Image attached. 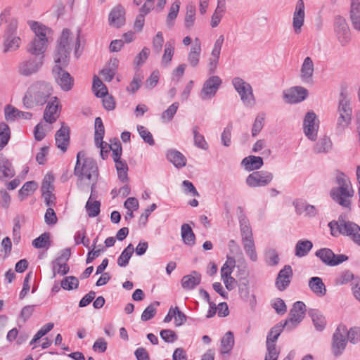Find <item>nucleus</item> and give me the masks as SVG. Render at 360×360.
<instances>
[{"label":"nucleus","mask_w":360,"mask_h":360,"mask_svg":"<svg viewBox=\"0 0 360 360\" xmlns=\"http://www.w3.org/2000/svg\"><path fill=\"white\" fill-rule=\"evenodd\" d=\"M274 178L271 172L261 170L253 172L246 178V184L252 188L263 187L270 184Z\"/></svg>","instance_id":"obj_14"},{"label":"nucleus","mask_w":360,"mask_h":360,"mask_svg":"<svg viewBox=\"0 0 360 360\" xmlns=\"http://www.w3.org/2000/svg\"><path fill=\"white\" fill-rule=\"evenodd\" d=\"M174 47L171 41H167L165 44L164 54L162 58V64L167 65L171 62L174 55Z\"/></svg>","instance_id":"obj_50"},{"label":"nucleus","mask_w":360,"mask_h":360,"mask_svg":"<svg viewBox=\"0 0 360 360\" xmlns=\"http://www.w3.org/2000/svg\"><path fill=\"white\" fill-rule=\"evenodd\" d=\"M350 18L352 22H360V1L351 0Z\"/></svg>","instance_id":"obj_47"},{"label":"nucleus","mask_w":360,"mask_h":360,"mask_svg":"<svg viewBox=\"0 0 360 360\" xmlns=\"http://www.w3.org/2000/svg\"><path fill=\"white\" fill-rule=\"evenodd\" d=\"M75 45V56L76 58H78L81 53L79 52V49L80 46V41L79 38L77 37L75 42L72 37H70V30L68 29H64L57 41L56 46L57 48H60L62 49H65V51L71 52L72 50V47Z\"/></svg>","instance_id":"obj_13"},{"label":"nucleus","mask_w":360,"mask_h":360,"mask_svg":"<svg viewBox=\"0 0 360 360\" xmlns=\"http://www.w3.org/2000/svg\"><path fill=\"white\" fill-rule=\"evenodd\" d=\"M308 95V91L300 86H293L284 93V98L287 103H297L304 101Z\"/></svg>","instance_id":"obj_19"},{"label":"nucleus","mask_w":360,"mask_h":360,"mask_svg":"<svg viewBox=\"0 0 360 360\" xmlns=\"http://www.w3.org/2000/svg\"><path fill=\"white\" fill-rule=\"evenodd\" d=\"M67 66L54 65L52 73L56 83L64 91H68L72 89L74 85L73 77L64 70Z\"/></svg>","instance_id":"obj_11"},{"label":"nucleus","mask_w":360,"mask_h":360,"mask_svg":"<svg viewBox=\"0 0 360 360\" xmlns=\"http://www.w3.org/2000/svg\"><path fill=\"white\" fill-rule=\"evenodd\" d=\"M53 101L48 103L44 112V119L49 123H53L58 117L59 101L57 97L53 98Z\"/></svg>","instance_id":"obj_23"},{"label":"nucleus","mask_w":360,"mask_h":360,"mask_svg":"<svg viewBox=\"0 0 360 360\" xmlns=\"http://www.w3.org/2000/svg\"><path fill=\"white\" fill-rule=\"evenodd\" d=\"M226 11V0H217V6L212 17L211 22H219Z\"/></svg>","instance_id":"obj_49"},{"label":"nucleus","mask_w":360,"mask_h":360,"mask_svg":"<svg viewBox=\"0 0 360 360\" xmlns=\"http://www.w3.org/2000/svg\"><path fill=\"white\" fill-rule=\"evenodd\" d=\"M233 125L231 122H229L227 127L224 129V131L221 134V139L224 146H229L231 144V131H232Z\"/></svg>","instance_id":"obj_60"},{"label":"nucleus","mask_w":360,"mask_h":360,"mask_svg":"<svg viewBox=\"0 0 360 360\" xmlns=\"http://www.w3.org/2000/svg\"><path fill=\"white\" fill-rule=\"evenodd\" d=\"M32 245L35 248L48 249L51 245L50 233L44 232L32 241Z\"/></svg>","instance_id":"obj_44"},{"label":"nucleus","mask_w":360,"mask_h":360,"mask_svg":"<svg viewBox=\"0 0 360 360\" xmlns=\"http://www.w3.org/2000/svg\"><path fill=\"white\" fill-rule=\"evenodd\" d=\"M305 308L306 306L303 302L297 301L293 304L288 319L283 322L288 330L295 328L302 321L305 316Z\"/></svg>","instance_id":"obj_10"},{"label":"nucleus","mask_w":360,"mask_h":360,"mask_svg":"<svg viewBox=\"0 0 360 360\" xmlns=\"http://www.w3.org/2000/svg\"><path fill=\"white\" fill-rule=\"evenodd\" d=\"M264 122V115H258L253 123L252 128V136H256L262 129Z\"/></svg>","instance_id":"obj_57"},{"label":"nucleus","mask_w":360,"mask_h":360,"mask_svg":"<svg viewBox=\"0 0 360 360\" xmlns=\"http://www.w3.org/2000/svg\"><path fill=\"white\" fill-rule=\"evenodd\" d=\"M160 335L161 338L166 342H174L178 338L175 332L170 329L162 330L160 333Z\"/></svg>","instance_id":"obj_61"},{"label":"nucleus","mask_w":360,"mask_h":360,"mask_svg":"<svg viewBox=\"0 0 360 360\" xmlns=\"http://www.w3.org/2000/svg\"><path fill=\"white\" fill-rule=\"evenodd\" d=\"M337 186L330 192L331 198L343 207H351V199L354 195V190L349 179L343 173L340 172L335 177Z\"/></svg>","instance_id":"obj_2"},{"label":"nucleus","mask_w":360,"mask_h":360,"mask_svg":"<svg viewBox=\"0 0 360 360\" xmlns=\"http://www.w3.org/2000/svg\"><path fill=\"white\" fill-rule=\"evenodd\" d=\"M240 223L242 240L253 238L251 227L247 224L245 219L240 220Z\"/></svg>","instance_id":"obj_64"},{"label":"nucleus","mask_w":360,"mask_h":360,"mask_svg":"<svg viewBox=\"0 0 360 360\" xmlns=\"http://www.w3.org/2000/svg\"><path fill=\"white\" fill-rule=\"evenodd\" d=\"M308 314L311 318L316 329L319 331L323 330L325 328L326 321L321 311L318 309H311Z\"/></svg>","instance_id":"obj_32"},{"label":"nucleus","mask_w":360,"mask_h":360,"mask_svg":"<svg viewBox=\"0 0 360 360\" xmlns=\"http://www.w3.org/2000/svg\"><path fill=\"white\" fill-rule=\"evenodd\" d=\"M27 51L30 56L22 60L18 65V72L23 76H30L36 74L44 64V52L30 49L27 46Z\"/></svg>","instance_id":"obj_6"},{"label":"nucleus","mask_w":360,"mask_h":360,"mask_svg":"<svg viewBox=\"0 0 360 360\" xmlns=\"http://www.w3.org/2000/svg\"><path fill=\"white\" fill-rule=\"evenodd\" d=\"M37 188V184L34 181L26 182L19 190V196H27L34 192Z\"/></svg>","instance_id":"obj_56"},{"label":"nucleus","mask_w":360,"mask_h":360,"mask_svg":"<svg viewBox=\"0 0 360 360\" xmlns=\"http://www.w3.org/2000/svg\"><path fill=\"white\" fill-rule=\"evenodd\" d=\"M313 247L311 241L300 240L295 245V255L299 257L306 256Z\"/></svg>","instance_id":"obj_39"},{"label":"nucleus","mask_w":360,"mask_h":360,"mask_svg":"<svg viewBox=\"0 0 360 360\" xmlns=\"http://www.w3.org/2000/svg\"><path fill=\"white\" fill-rule=\"evenodd\" d=\"M346 333L347 327L345 325H340L333 333L332 351L333 354L336 356L342 354L346 347L347 343Z\"/></svg>","instance_id":"obj_12"},{"label":"nucleus","mask_w":360,"mask_h":360,"mask_svg":"<svg viewBox=\"0 0 360 360\" xmlns=\"http://www.w3.org/2000/svg\"><path fill=\"white\" fill-rule=\"evenodd\" d=\"M179 108V103L177 102L173 103L169 108L165 110L162 114V119L167 120L168 122L171 121L176 114Z\"/></svg>","instance_id":"obj_58"},{"label":"nucleus","mask_w":360,"mask_h":360,"mask_svg":"<svg viewBox=\"0 0 360 360\" xmlns=\"http://www.w3.org/2000/svg\"><path fill=\"white\" fill-rule=\"evenodd\" d=\"M70 51L56 47L53 53L55 65L68 66L70 62Z\"/></svg>","instance_id":"obj_30"},{"label":"nucleus","mask_w":360,"mask_h":360,"mask_svg":"<svg viewBox=\"0 0 360 360\" xmlns=\"http://www.w3.org/2000/svg\"><path fill=\"white\" fill-rule=\"evenodd\" d=\"M286 328L283 321H280L271 328L266 338V350L264 360H277L280 349L276 347V342L283 330Z\"/></svg>","instance_id":"obj_8"},{"label":"nucleus","mask_w":360,"mask_h":360,"mask_svg":"<svg viewBox=\"0 0 360 360\" xmlns=\"http://www.w3.org/2000/svg\"><path fill=\"white\" fill-rule=\"evenodd\" d=\"M63 262L56 261L53 264V277L56 276V274L60 275H65L69 272L70 268L66 262L62 263Z\"/></svg>","instance_id":"obj_59"},{"label":"nucleus","mask_w":360,"mask_h":360,"mask_svg":"<svg viewBox=\"0 0 360 360\" xmlns=\"http://www.w3.org/2000/svg\"><path fill=\"white\" fill-rule=\"evenodd\" d=\"M52 91V86L49 83L37 82L28 88L22 99L23 105L27 109L42 105L46 103Z\"/></svg>","instance_id":"obj_1"},{"label":"nucleus","mask_w":360,"mask_h":360,"mask_svg":"<svg viewBox=\"0 0 360 360\" xmlns=\"http://www.w3.org/2000/svg\"><path fill=\"white\" fill-rule=\"evenodd\" d=\"M271 305L278 314L283 315L287 311L286 304L281 298L275 299L271 303Z\"/></svg>","instance_id":"obj_63"},{"label":"nucleus","mask_w":360,"mask_h":360,"mask_svg":"<svg viewBox=\"0 0 360 360\" xmlns=\"http://www.w3.org/2000/svg\"><path fill=\"white\" fill-rule=\"evenodd\" d=\"M16 24H9L4 34V52L14 51L17 50L21 41L19 37L15 36L16 33Z\"/></svg>","instance_id":"obj_16"},{"label":"nucleus","mask_w":360,"mask_h":360,"mask_svg":"<svg viewBox=\"0 0 360 360\" xmlns=\"http://www.w3.org/2000/svg\"><path fill=\"white\" fill-rule=\"evenodd\" d=\"M10 139V129L7 124H0V150L8 143Z\"/></svg>","instance_id":"obj_46"},{"label":"nucleus","mask_w":360,"mask_h":360,"mask_svg":"<svg viewBox=\"0 0 360 360\" xmlns=\"http://www.w3.org/2000/svg\"><path fill=\"white\" fill-rule=\"evenodd\" d=\"M55 140L56 146L63 153L65 152L70 143V128L63 124L55 134Z\"/></svg>","instance_id":"obj_22"},{"label":"nucleus","mask_w":360,"mask_h":360,"mask_svg":"<svg viewBox=\"0 0 360 360\" xmlns=\"http://www.w3.org/2000/svg\"><path fill=\"white\" fill-rule=\"evenodd\" d=\"M315 255L319 257L325 264L334 266H337L348 259L345 255H335L329 248H321L317 250Z\"/></svg>","instance_id":"obj_15"},{"label":"nucleus","mask_w":360,"mask_h":360,"mask_svg":"<svg viewBox=\"0 0 360 360\" xmlns=\"http://www.w3.org/2000/svg\"><path fill=\"white\" fill-rule=\"evenodd\" d=\"M328 226L333 236H338L340 234L348 236L360 245V227L355 223L345 221L340 217L338 221H330Z\"/></svg>","instance_id":"obj_5"},{"label":"nucleus","mask_w":360,"mask_h":360,"mask_svg":"<svg viewBox=\"0 0 360 360\" xmlns=\"http://www.w3.org/2000/svg\"><path fill=\"white\" fill-rule=\"evenodd\" d=\"M154 3L151 1H146L141 8L140 13L136 17L135 22H142L144 21V16L153 8Z\"/></svg>","instance_id":"obj_54"},{"label":"nucleus","mask_w":360,"mask_h":360,"mask_svg":"<svg viewBox=\"0 0 360 360\" xmlns=\"http://www.w3.org/2000/svg\"><path fill=\"white\" fill-rule=\"evenodd\" d=\"M338 113L335 131L338 134H342L351 124L352 116L350 101L343 92L340 94Z\"/></svg>","instance_id":"obj_7"},{"label":"nucleus","mask_w":360,"mask_h":360,"mask_svg":"<svg viewBox=\"0 0 360 360\" xmlns=\"http://www.w3.org/2000/svg\"><path fill=\"white\" fill-rule=\"evenodd\" d=\"M293 272L292 267L290 265L284 266L276 279V286L280 290L283 291L287 288L290 285L291 278H292Z\"/></svg>","instance_id":"obj_21"},{"label":"nucleus","mask_w":360,"mask_h":360,"mask_svg":"<svg viewBox=\"0 0 360 360\" xmlns=\"http://www.w3.org/2000/svg\"><path fill=\"white\" fill-rule=\"evenodd\" d=\"M134 252V246L131 244H129L117 259L118 266L121 267H125L129 264V261L131 257Z\"/></svg>","instance_id":"obj_42"},{"label":"nucleus","mask_w":360,"mask_h":360,"mask_svg":"<svg viewBox=\"0 0 360 360\" xmlns=\"http://www.w3.org/2000/svg\"><path fill=\"white\" fill-rule=\"evenodd\" d=\"M94 142L96 145H101L104 136L105 128L100 117L95 119Z\"/></svg>","instance_id":"obj_40"},{"label":"nucleus","mask_w":360,"mask_h":360,"mask_svg":"<svg viewBox=\"0 0 360 360\" xmlns=\"http://www.w3.org/2000/svg\"><path fill=\"white\" fill-rule=\"evenodd\" d=\"M160 305L158 301H155L148 305L143 311L141 319L143 321H147L152 319L156 314V307Z\"/></svg>","instance_id":"obj_45"},{"label":"nucleus","mask_w":360,"mask_h":360,"mask_svg":"<svg viewBox=\"0 0 360 360\" xmlns=\"http://www.w3.org/2000/svg\"><path fill=\"white\" fill-rule=\"evenodd\" d=\"M314 72V64L310 57H306L300 69V79L304 84H313V75Z\"/></svg>","instance_id":"obj_20"},{"label":"nucleus","mask_w":360,"mask_h":360,"mask_svg":"<svg viewBox=\"0 0 360 360\" xmlns=\"http://www.w3.org/2000/svg\"><path fill=\"white\" fill-rule=\"evenodd\" d=\"M346 338L347 342L352 344H357L360 341V328L359 327H353L348 330L347 329Z\"/></svg>","instance_id":"obj_53"},{"label":"nucleus","mask_w":360,"mask_h":360,"mask_svg":"<svg viewBox=\"0 0 360 360\" xmlns=\"http://www.w3.org/2000/svg\"><path fill=\"white\" fill-rule=\"evenodd\" d=\"M334 30L340 44L343 46H347L351 40V32L348 24H336Z\"/></svg>","instance_id":"obj_25"},{"label":"nucleus","mask_w":360,"mask_h":360,"mask_svg":"<svg viewBox=\"0 0 360 360\" xmlns=\"http://www.w3.org/2000/svg\"><path fill=\"white\" fill-rule=\"evenodd\" d=\"M231 83L246 106L252 107L255 104L253 90L249 83L239 77H234Z\"/></svg>","instance_id":"obj_9"},{"label":"nucleus","mask_w":360,"mask_h":360,"mask_svg":"<svg viewBox=\"0 0 360 360\" xmlns=\"http://www.w3.org/2000/svg\"><path fill=\"white\" fill-rule=\"evenodd\" d=\"M31 30L34 33V37L27 46L33 51L45 53L49 44L53 40L52 29L45 24H31Z\"/></svg>","instance_id":"obj_3"},{"label":"nucleus","mask_w":360,"mask_h":360,"mask_svg":"<svg viewBox=\"0 0 360 360\" xmlns=\"http://www.w3.org/2000/svg\"><path fill=\"white\" fill-rule=\"evenodd\" d=\"M15 174L11 162L5 157L0 155V179L12 178Z\"/></svg>","instance_id":"obj_27"},{"label":"nucleus","mask_w":360,"mask_h":360,"mask_svg":"<svg viewBox=\"0 0 360 360\" xmlns=\"http://www.w3.org/2000/svg\"><path fill=\"white\" fill-rule=\"evenodd\" d=\"M84 152H78L74 173L81 180L84 177L89 180L93 179L95 184L98 177L97 164L92 158H84Z\"/></svg>","instance_id":"obj_4"},{"label":"nucleus","mask_w":360,"mask_h":360,"mask_svg":"<svg viewBox=\"0 0 360 360\" xmlns=\"http://www.w3.org/2000/svg\"><path fill=\"white\" fill-rule=\"evenodd\" d=\"M109 22H123L125 21V11L121 5L115 6L110 12Z\"/></svg>","instance_id":"obj_38"},{"label":"nucleus","mask_w":360,"mask_h":360,"mask_svg":"<svg viewBox=\"0 0 360 360\" xmlns=\"http://www.w3.org/2000/svg\"><path fill=\"white\" fill-rule=\"evenodd\" d=\"M91 193L90 195L89 199L86 202V209L88 212V214L90 217H94L99 214L100 213V207H101V202L98 200H95L94 202L91 201V199L93 198L94 194L93 191L94 190V184H92L91 186Z\"/></svg>","instance_id":"obj_36"},{"label":"nucleus","mask_w":360,"mask_h":360,"mask_svg":"<svg viewBox=\"0 0 360 360\" xmlns=\"http://www.w3.org/2000/svg\"><path fill=\"white\" fill-rule=\"evenodd\" d=\"M150 54V50L147 47H144L141 51L135 57L134 63L136 66L142 65L147 60Z\"/></svg>","instance_id":"obj_62"},{"label":"nucleus","mask_w":360,"mask_h":360,"mask_svg":"<svg viewBox=\"0 0 360 360\" xmlns=\"http://www.w3.org/2000/svg\"><path fill=\"white\" fill-rule=\"evenodd\" d=\"M201 274L195 271L189 275L183 276L181 286L185 290H192L200 283Z\"/></svg>","instance_id":"obj_26"},{"label":"nucleus","mask_w":360,"mask_h":360,"mask_svg":"<svg viewBox=\"0 0 360 360\" xmlns=\"http://www.w3.org/2000/svg\"><path fill=\"white\" fill-rule=\"evenodd\" d=\"M234 345V336L233 333L228 331L225 333L224 336L221 340L220 352L222 354H229Z\"/></svg>","instance_id":"obj_37"},{"label":"nucleus","mask_w":360,"mask_h":360,"mask_svg":"<svg viewBox=\"0 0 360 360\" xmlns=\"http://www.w3.org/2000/svg\"><path fill=\"white\" fill-rule=\"evenodd\" d=\"M167 160L173 163L178 168L183 167L186 164V158L180 152L175 150H170L167 153Z\"/></svg>","instance_id":"obj_33"},{"label":"nucleus","mask_w":360,"mask_h":360,"mask_svg":"<svg viewBox=\"0 0 360 360\" xmlns=\"http://www.w3.org/2000/svg\"><path fill=\"white\" fill-rule=\"evenodd\" d=\"M304 133L311 141H315L317 138L319 129V120L314 112H308L304 119Z\"/></svg>","instance_id":"obj_17"},{"label":"nucleus","mask_w":360,"mask_h":360,"mask_svg":"<svg viewBox=\"0 0 360 360\" xmlns=\"http://www.w3.org/2000/svg\"><path fill=\"white\" fill-rule=\"evenodd\" d=\"M304 4L303 0H298L295 11L293 15L292 22H304Z\"/></svg>","instance_id":"obj_48"},{"label":"nucleus","mask_w":360,"mask_h":360,"mask_svg":"<svg viewBox=\"0 0 360 360\" xmlns=\"http://www.w3.org/2000/svg\"><path fill=\"white\" fill-rule=\"evenodd\" d=\"M201 52L200 43L198 38L195 40V44L192 46L188 56V60L192 67H196L199 63Z\"/></svg>","instance_id":"obj_34"},{"label":"nucleus","mask_w":360,"mask_h":360,"mask_svg":"<svg viewBox=\"0 0 360 360\" xmlns=\"http://www.w3.org/2000/svg\"><path fill=\"white\" fill-rule=\"evenodd\" d=\"M241 164L248 171H254L261 168L264 164L263 159L259 156L250 155L245 158Z\"/></svg>","instance_id":"obj_28"},{"label":"nucleus","mask_w":360,"mask_h":360,"mask_svg":"<svg viewBox=\"0 0 360 360\" xmlns=\"http://www.w3.org/2000/svg\"><path fill=\"white\" fill-rule=\"evenodd\" d=\"M221 84V79L218 76H212L207 79L200 92L202 100H207L212 98L217 93Z\"/></svg>","instance_id":"obj_18"},{"label":"nucleus","mask_w":360,"mask_h":360,"mask_svg":"<svg viewBox=\"0 0 360 360\" xmlns=\"http://www.w3.org/2000/svg\"><path fill=\"white\" fill-rule=\"evenodd\" d=\"M181 235L184 243L189 246H193L195 244V236L188 224H182L181 227Z\"/></svg>","instance_id":"obj_35"},{"label":"nucleus","mask_w":360,"mask_h":360,"mask_svg":"<svg viewBox=\"0 0 360 360\" xmlns=\"http://www.w3.org/2000/svg\"><path fill=\"white\" fill-rule=\"evenodd\" d=\"M198 129L199 128L197 126L193 128L194 144L200 148L206 149L207 148V144L204 136L198 132Z\"/></svg>","instance_id":"obj_52"},{"label":"nucleus","mask_w":360,"mask_h":360,"mask_svg":"<svg viewBox=\"0 0 360 360\" xmlns=\"http://www.w3.org/2000/svg\"><path fill=\"white\" fill-rule=\"evenodd\" d=\"M92 89L97 97H103L108 95L106 86L96 75H94L93 78Z\"/></svg>","instance_id":"obj_41"},{"label":"nucleus","mask_w":360,"mask_h":360,"mask_svg":"<svg viewBox=\"0 0 360 360\" xmlns=\"http://www.w3.org/2000/svg\"><path fill=\"white\" fill-rule=\"evenodd\" d=\"M333 143L330 137L323 136L321 137L313 148L315 153H327L332 149Z\"/></svg>","instance_id":"obj_31"},{"label":"nucleus","mask_w":360,"mask_h":360,"mask_svg":"<svg viewBox=\"0 0 360 360\" xmlns=\"http://www.w3.org/2000/svg\"><path fill=\"white\" fill-rule=\"evenodd\" d=\"M309 287L318 296L322 297L326 294V285L320 277H311L309 280Z\"/></svg>","instance_id":"obj_29"},{"label":"nucleus","mask_w":360,"mask_h":360,"mask_svg":"<svg viewBox=\"0 0 360 360\" xmlns=\"http://www.w3.org/2000/svg\"><path fill=\"white\" fill-rule=\"evenodd\" d=\"M137 130L140 136L146 143H148L150 146H153L155 144V141L151 133L145 127L138 125Z\"/></svg>","instance_id":"obj_55"},{"label":"nucleus","mask_w":360,"mask_h":360,"mask_svg":"<svg viewBox=\"0 0 360 360\" xmlns=\"http://www.w3.org/2000/svg\"><path fill=\"white\" fill-rule=\"evenodd\" d=\"M4 113L5 119L8 122H13L16 118L30 120L32 117L31 112L20 111L11 105H6Z\"/></svg>","instance_id":"obj_24"},{"label":"nucleus","mask_w":360,"mask_h":360,"mask_svg":"<svg viewBox=\"0 0 360 360\" xmlns=\"http://www.w3.org/2000/svg\"><path fill=\"white\" fill-rule=\"evenodd\" d=\"M79 281L75 276H67L61 281V287L66 290H71L78 288Z\"/></svg>","instance_id":"obj_51"},{"label":"nucleus","mask_w":360,"mask_h":360,"mask_svg":"<svg viewBox=\"0 0 360 360\" xmlns=\"http://www.w3.org/2000/svg\"><path fill=\"white\" fill-rule=\"evenodd\" d=\"M242 243L246 254L250 257L252 262H256L257 260V255L255 250L253 238L243 239Z\"/></svg>","instance_id":"obj_43"}]
</instances>
